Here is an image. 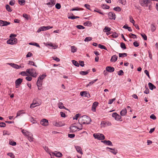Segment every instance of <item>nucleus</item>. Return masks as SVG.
Returning <instances> with one entry per match:
<instances>
[{"label": "nucleus", "instance_id": "nucleus-52", "mask_svg": "<svg viewBox=\"0 0 158 158\" xmlns=\"http://www.w3.org/2000/svg\"><path fill=\"white\" fill-rule=\"evenodd\" d=\"M55 7L56 9H59L61 8V5L60 4L57 3L56 4Z\"/></svg>", "mask_w": 158, "mask_h": 158}, {"label": "nucleus", "instance_id": "nucleus-18", "mask_svg": "<svg viewBox=\"0 0 158 158\" xmlns=\"http://www.w3.org/2000/svg\"><path fill=\"white\" fill-rule=\"evenodd\" d=\"M118 56L116 55H114L110 59V61L112 62H114L116 61L117 60Z\"/></svg>", "mask_w": 158, "mask_h": 158}, {"label": "nucleus", "instance_id": "nucleus-34", "mask_svg": "<svg viewBox=\"0 0 158 158\" xmlns=\"http://www.w3.org/2000/svg\"><path fill=\"white\" fill-rule=\"evenodd\" d=\"M22 133L25 135L27 136V135H29V133H30L28 131H27L26 130H23L22 131Z\"/></svg>", "mask_w": 158, "mask_h": 158}, {"label": "nucleus", "instance_id": "nucleus-12", "mask_svg": "<svg viewBox=\"0 0 158 158\" xmlns=\"http://www.w3.org/2000/svg\"><path fill=\"white\" fill-rule=\"evenodd\" d=\"M22 81V79L19 78L17 79L15 82L16 87L18 88L19 86V85L21 83Z\"/></svg>", "mask_w": 158, "mask_h": 158}, {"label": "nucleus", "instance_id": "nucleus-63", "mask_svg": "<svg viewBox=\"0 0 158 158\" xmlns=\"http://www.w3.org/2000/svg\"><path fill=\"white\" fill-rule=\"evenodd\" d=\"M15 3V1L14 0H11L9 2V4L11 6H14Z\"/></svg>", "mask_w": 158, "mask_h": 158}, {"label": "nucleus", "instance_id": "nucleus-20", "mask_svg": "<svg viewBox=\"0 0 158 158\" xmlns=\"http://www.w3.org/2000/svg\"><path fill=\"white\" fill-rule=\"evenodd\" d=\"M55 4V2L54 0H51L50 2L47 3L46 4L49 5V7H51Z\"/></svg>", "mask_w": 158, "mask_h": 158}, {"label": "nucleus", "instance_id": "nucleus-32", "mask_svg": "<svg viewBox=\"0 0 158 158\" xmlns=\"http://www.w3.org/2000/svg\"><path fill=\"white\" fill-rule=\"evenodd\" d=\"M46 77L45 75L43 74L40 75L38 77V79H39L40 80L43 81V79Z\"/></svg>", "mask_w": 158, "mask_h": 158}, {"label": "nucleus", "instance_id": "nucleus-24", "mask_svg": "<svg viewBox=\"0 0 158 158\" xmlns=\"http://www.w3.org/2000/svg\"><path fill=\"white\" fill-rule=\"evenodd\" d=\"M27 136H28V139L30 142L33 141V138L32 137V135L31 133H30L29 135H27Z\"/></svg>", "mask_w": 158, "mask_h": 158}, {"label": "nucleus", "instance_id": "nucleus-41", "mask_svg": "<svg viewBox=\"0 0 158 158\" xmlns=\"http://www.w3.org/2000/svg\"><path fill=\"white\" fill-rule=\"evenodd\" d=\"M97 80H98V79H95L93 80V81H91V82H90L89 83V84H88L87 85H86V86L87 87L88 86H89V85H91L93 84L95 82L97 81Z\"/></svg>", "mask_w": 158, "mask_h": 158}, {"label": "nucleus", "instance_id": "nucleus-58", "mask_svg": "<svg viewBox=\"0 0 158 158\" xmlns=\"http://www.w3.org/2000/svg\"><path fill=\"white\" fill-rule=\"evenodd\" d=\"M38 105H35V103H32L31 104L30 107L31 108H32Z\"/></svg>", "mask_w": 158, "mask_h": 158}, {"label": "nucleus", "instance_id": "nucleus-37", "mask_svg": "<svg viewBox=\"0 0 158 158\" xmlns=\"http://www.w3.org/2000/svg\"><path fill=\"white\" fill-rule=\"evenodd\" d=\"M119 56L120 57H126L127 56V54L126 53H119Z\"/></svg>", "mask_w": 158, "mask_h": 158}, {"label": "nucleus", "instance_id": "nucleus-8", "mask_svg": "<svg viewBox=\"0 0 158 158\" xmlns=\"http://www.w3.org/2000/svg\"><path fill=\"white\" fill-rule=\"evenodd\" d=\"M53 124L57 127H60L64 125V123L62 122H57L54 121L53 122Z\"/></svg>", "mask_w": 158, "mask_h": 158}, {"label": "nucleus", "instance_id": "nucleus-42", "mask_svg": "<svg viewBox=\"0 0 158 158\" xmlns=\"http://www.w3.org/2000/svg\"><path fill=\"white\" fill-rule=\"evenodd\" d=\"M92 39V38L91 37H87L84 40V41L85 42H88L91 41Z\"/></svg>", "mask_w": 158, "mask_h": 158}, {"label": "nucleus", "instance_id": "nucleus-13", "mask_svg": "<svg viewBox=\"0 0 158 158\" xmlns=\"http://www.w3.org/2000/svg\"><path fill=\"white\" fill-rule=\"evenodd\" d=\"M80 95L82 97H88L89 96V94L86 91H84L80 92Z\"/></svg>", "mask_w": 158, "mask_h": 158}, {"label": "nucleus", "instance_id": "nucleus-49", "mask_svg": "<svg viewBox=\"0 0 158 158\" xmlns=\"http://www.w3.org/2000/svg\"><path fill=\"white\" fill-rule=\"evenodd\" d=\"M9 144L12 146H15L16 145V142L12 141H10L9 142Z\"/></svg>", "mask_w": 158, "mask_h": 158}, {"label": "nucleus", "instance_id": "nucleus-10", "mask_svg": "<svg viewBox=\"0 0 158 158\" xmlns=\"http://www.w3.org/2000/svg\"><path fill=\"white\" fill-rule=\"evenodd\" d=\"M108 18L110 19L115 20V14L113 12H110L108 13Z\"/></svg>", "mask_w": 158, "mask_h": 158}, {"label": "nucleus", "instance_id": "nucleus-23", "mask_svg": "<svg viewBox=\"0 0 158 158\" xmlns=\"http://www.w3.org/2000/svg\"><path fill=\"white\" fill-rule=\"evenodd\" d=\"M58 107L60 109L64 108L65 110H68L64 106H63V103L61 102H59L58 104Z\"/></svg>", "mask_w": 158, "mask_h": 158}, {"label": "nucleus", "instance_id": "nucleus-64", "mask_svg": "<svg viewBox=\"0 0 158 158\" xmlns=\"http://www.w3.org/2000/svg\"><path fill=\"white\" fill-rule=\"evenodd\" d=\"M133 45L135 47H137L139 45V43H138L136 41H135L134 42Z\"/></svg>", "mask_w": 158, "mask_h": 158}, {"label": "nucleus", "instance_id": "nucleus-53", "mask_svg": "<svg viewBox=\"0 0 158 158\" xmlns=\"http://www.w3.org/2000/svg\"><path fill=\"white\" fill-rule=\"evenodd\" d=\"M91 24V23L90 22L87 21L84 24L85 26H89Z\"/></svg>", "mask_w": 158, "mask_h": 158}, {"label": "nucleus", "instance_id": "nucleus-47", "mask_svg": "<svg viewBox=\"0 0 158 158\" xmlns=\"http://www.w3.org/2000/svg\"><path fill=\"white\" fill-rule=\"evenodd\" d=\"M26 71H22L20 73V74L23 76H27L28 75Z\"/></svg>", "mask_w": 158, "mask_h": 158}, {"label": "nucleus", "instance_id": "nucleus-22", "mask_svg": "<svg viewBox=\"0 0 158 158\" xmlns=\"http://www.w3.org/2000/svg\"><path fill=\"white\" fill-rule=\"evenodd\" d=\"M127 113L126 109L125 108L121 111L120 114L122 116H124Z\"/></svg>", "mask_w": 158, "mask_h": 158}, {"label": "nucleus", "instance_id": "nucleus-6", "mask_svg": "<svg viewBox=\"0 0 158 158\" xmlns=\"http://www.w3.org/2000/svg\"><path fill=\"white\" fill-rule=\"evenodd\" d=\"M17 40L15 38H11L7 41V43L8 44L13 45L16 44L17 43Z\"/></svg>", "mask_w": 158, "mask_h": 158}, {"label": "nucleus", "instance_id": "nucleus-11", "mask_svg": "<svg viewBox=\"0 0 158 158\" xmlns=\"http://www.w3.org/2000/svg\"><path fill=\"white\" fill-rule=\"evenodd\" d=\"M10 23L6 21H4L2 20H0V26H5L10 25Z\"/></svg>", "mask_w": 158, "mask_h": 158}, {"label": "nucleus", "instance_id": "nucleus-46", "mask_svg": "<svg viewBox=\"0 0 158 158\" xmlns=\"http://www.w3.org/2000/svg\"><path fill=\"white\" fill-rule=\"evenodd\" d=\"M7 155L10 156L11 158H15V156L14 155V154L12 152L9 153H7Z\"/></svg>", "mask_w": 158, "mask_h": 158}, {"label": "nucleus", "instance_id": "nucleus-5", "mask_svg": "<svg viewBox=\"0 0 158 158\" xmlns=\"http://www.w3.org/2000/svg\"><path fill=\"white\" fill-rule=\"evenodd\" d=\"M81 128H78L77 127L74 126L72 124L70 127V131L71 132H74L76 131L77 129L79 130H81L82 129V126H81Z\"/></svg>", "mask_w": 158, "mask_h": 158}, {"label": "nucleus", "instance_id": "nucleus-54", "mask_svg": "<svg viewBox=\"0 0 158 158\" xmlns=\"http://www.w3.org/2000/svg\"><path fill=\"white\" fill-rule=\"evenodd\" d=\"M79 17L78 16H69L68 17L69 19H75L78 18Z\"/></svg>", "mask_w": 158, "mask_h": 158}, {"label": "nucleus", "instance_id": "nucleus-29", "mask_svg": "<svg viewBox=\"0 0 158 158\" xmlns=\"http://www.w3.org/2000/svg\"><path fill=\"white\" fill-rule=\"evenodd\" d=\"M89 70L86 71H81L80 74L81 75H85L89 73Z\"/></svg>", "mask_w": 158, "mask_h": 158}, {"label": "nucleus", "instance_id": "nucleus-26", "mask_svg": "<svg viewBox=\"0 0 158 158\" xmlns=\"http://www.w3.org/2000/svg\"><path fill=\"white\" fill-rule=\"evenodd\" d=\"M77 48L74 46H71V52H72L74 53L77 52Z\"/></svg>", "mask_w": 158, "mask_h": 158}, {"label": "nucleus", "instance_id": "nucleus-30", "mask_svg": "<svg viewBox=\"0 0 158 158\" xmlns=\"http://www.w3.org/2000/svg\"><path fill=\"white\" fill-rule=\"evenodd\" d=\"M111 30V28L107 27H105L103 29V31L104 32H107L110 31Z\"/></svg>", "mask_w": 158, "mask_h": 158}, {"label": "nucleus", "instance_id": "nucleus-28", "mask_svg": "<svg viewBox=\"0 0 158 158\" xmlns=\"http://www.w3.org/2000/svg\"><path fill=\"white\" fill-rule=\"evenodd\" d=\"M45 26L41 27H40L37 31V32H39L41 31H45Z\"/></svg>", "mask_w": 158, "mask_h": 158}, {"label": "nucleus", "instance_id": "nucleus-62", "mask_svg": "<svg viewBox=\"0 0 158 158\" xmlns=\"http://www.w3.org/2000/svg\"><path fill=\"white\" fill-rule=\"evenodd\" d=\"M150 118L153 120H155L156 119V117L154 114H152L150 116Z\"/></svg>", "mask_w": 158, "mask_h": 158}, {"label": "nucleus", "instance_id": "nucleus-25", "mask_svg": "<svg viewBox=\"0 0 158 158\" xmlns=\"http://www.w3.org/2000/svg\"><path fill=\"white\" fill-rule=\"evenodd\" d=\"M150 28L151 31L153 32L156 30V27L154 24H152L150 26Z\"/></svg>", "mask_w": 158, "mask_h": 158}, {"label": "nucleus", "instance_id": "nucleus-2", "mask_svg": "<svg viewBox=\"0 0 158 158\" xmlns=\"http://www.w3.org/2000/svg\"><path fill=\"white\" fill-rule=\"evenodd\" d=\"M26 72L30 76L34 77H36L37 75L35 70L34 69H28L26 70Z\"/></svg>", "mask_w": 158, "mask_h": 158}, {"label": "nucleus", "instance_id": "nucleus-15", "mask_svg": "<svg viewBox=\"0 0 158 158\" xmlns=\"http://www.w3.org/2000/svg\"><path fill=\"white\" fill-rule=\"evenodd\" d=\"M9 64L11 66L15 69H18L22 68V67L21 66L19 65L14 63H11L10 64Z\"/></svg>", "mask_w": 158, "mask_h": 158}, {"label": "nucleus", "instance_id": "nucleus-51", "mask_svg": "<svg viewBox=\"0 0 158 158\" xmlns=\"http://www.w3.org/2000/svg\"><path fill=\"white\" fill-rule=\"evenodd\" d=\"M114 10L118 11H120L121 10V9L118 6L115 7L114 8Z\"/></svg>", "mask_w": 158, "mask_h": 158}, {"label": "nucleus", "instance_id": "nucleus-57", "mask_svg": "<svg viewBox=\"0 0 158 158\" xmlns=\"http://www.w3.org/2000/svg\"><path fill=\"white\" fill-rule=\"evenodd\" d=\"M112 150V151H110V152L114 155H116L118 151L117 150H115L114 149H113Z\"/></svg>", "mask_w": 158, "mask_h": 158}, {"label": "nucleus", "instance_id": "nucleus-27", "mask_svg": "<svg viewBox=\"0 0 158 158\" xmlns=\"http://www.w3.org/2000/svg\"><path fill=\"white\" fill-rule=\"evenodd\" d=\"M148 85L149 89H155L156 88V86L150 82L148 83Z\"/></svg>", "mask_w": 158, "mask_h": 158}, {"label": "nucleus", "instance_id": "nucleus-48", "mask_svg": "<svg viewBox=\"0 0 158 158\" xmlns=\"http://www.w3.org/2000/svg\"><path fill=\"white\" fill-rule=\"evenodd\" d=\"M115 100V98H114L112 99H110L109 100L108 104H111Z\"/></svg>", "mask_w": 158, "mask_h": 158}, {"label": "nucleus", "instance_id": "nucleus-43", "mask_svg": "<svg viewBox=\"0 0 158 158\" xmlns=\"http://www.w3.org/2000/svg\"><path fill=\"white\" fill-rule=\"evenodd\" d=\"M29 44L30 45H35V46L36 47H40V46L38 44H37V43H29Z\"/></svg>", "mask_w": 158, "mask_h": 158}, {"label": "nucleus", "instance_id": "nucleus-7", "mask_svg": "<svg viewBox=\"0 0 158 158\" xmlns=\"http://www.w3.org/2000/svg\"><path fill=\"white\" fill-rule=\"evenodd\" d=\"M113 117L114 118L115 120L118 121L121 118V116L116 112L113 113L112 114Z\"/></svg>", "mask_w": 158, "mask_h": 158}, {"label": "nucleus", "instance_id": "nucleus-44", "mask_svg": "<svg viewBox=\"0 0 158 158\" xmlns=\"http://www.w3.org/2000/svg\"><path fill=\"white\" fill-rule=\"evenodd\" d=\"M76 27L79 29H83L85 28V27L81 25H78L76 26Z\"/></svg>", "mask_w": 158, "mask_h": 158}, {"label": "nucleus", "instance_id": "nucleus-50", "mask_svg": "<svg viewBox=\"0 0 158 158\" xmlns=\"http://www.w3.org/2000/svg\"><path fill=\"white\" fill-rule=\"evenodd\" d=\"M102 7L103 9H109L110 8V6L106 4H103Z\"/></svg>", "mask_w": 158, "mask_h": 158}, {"label": "nucleus", "instance_id": "nucleus-4", "mask_svg": "<svg viewBox=\"0 0 158 158\" xmlns=\"http://www.w3.org/2000/svg\"><path fill=\"white\" fill-rule=\"evenodd\" d=\"M152 1V0H141L140 4L142 6L147 7Z\"/></svg>", "mask_w": 158, "mask_h": 158}, {"label": "nucleus", "instance_id": "nucleus-39", "mask_svg": "<svg viewBox=\"0 0 158 158\" xmlns=\"http://www.w3.org/2000/svg\"><path fill=\"white\" fill-rule=\"evenodd\" d=\"M106 122L102 121L101 123V127H105L106 126Z\"/></svg>", "mask_w": 158, "mask_h": 158}, {"label": "nucleus", "instance_id": "nucleus-55", "mask_svg": "<svg viewBox=\"0 0 158 158\" xmlns=\"http://www.w3.org/2000/svg\"><path fill=\"white\" fill-rule=\"evenodd\" d=\"M141 35L145 40H147V37L145 34L143 33Z\"/></svg>", "mask_w": 158, "mask_h": 158}, {"label": "nucleus", "instance_id": "nucleus-59", "mask_svg": "<svg viewBox=\"0 0 158 158\" xmlns=\"http://www.w3.org/2000/svg\"><path fill=\"white\" fill-rule=\"evenodd\" d=\"M123 72L122 70H120L118 72V75H122L123 74Z\"/></svg>", "mask_w": 158, "mask_h": 158}, {"label": "nucleus", "instance_id": "nucleus-60", "mask_svg": "<svg viewBox=\"0 0 158 158\" xmlns=\"http://www.w3.org/2000/svg\"><path fill=\"white\" fill-rule=\"evenodd\" d=\"M119 2L123 5L126 4V0H118Z\"/></svg>", "mask_w": 158, "mask_h": 158}, {"label": "nucleus", "instance_id": "nucleus-14", "mask_svg": "<svg viewBox=\"0 0 158 158\" xmlns=\"http://www.w3.org/2000/svg\"><path fill=\"white\" fill-rule=\"evenodd\" d=\"M75 147L77 152L80 153L81 155H82L83 154L82 149L80 147L77 146H75Z\"/></svg>", "mask_w": 158, "mask_h": 158}, {"label": "nucleus", "instance_id": "nucleus-33", "mask_svg": "<svg viewBox=\"0 0 158 158\" xmlns=\"http://www.w3.org/2000/svg\"><path fill=\"white\" fill-rule=\"evenodd\" d=\"M72 62L73 64L75 66L77 67H79V64L76 61L72 60Z\"/></svg>", "mask_w": 158, "mask_h": 158}, {"label": "nucleus", "instance_id": "nucleus-16", "mask_svg": "<svg viewBox=\"0 0 158 158\" xmlns=\"http://www.w3.org/2000/svg\"><path fill=\"white\" fill-rule=\"evenodd\" d=\"M106 71L110 73H112L114 71V69L111 66H107L106 68Z\"/></svg>", "mask_w": 158, "mask_h": 158}, {"label": "nucleus", "instance_id": "nucleus-31", "mask_svg": "<svg viewBox=\"0 0 158 158\" xmlns=\"http://www.w3.org/2000/svg\"><path fill=\"white\" fill-rule=\"evenodd\" d=\"M18 2L19 4L21 5H24L26 2L25 0H19Z\"/></svg>", "mask_w": 158, "mask_h": 158}, {"label": "nucleus", "instance_id": "nucleus-1", "mask_svg": "<svg viewBox=\"0 0 158 158\" xmlns=\"http://www.w3.org/2000/svg\"><path fill=\"white\" fill-rule=\"evenodd\" d=\"M91 121L90 117L85 115H84L79 117L78 122L80 124H89Z\"/></svg>", "mask_w": 158, "mask_h": 158}, {"label": "nucleus", "instance_id": "nucleus-40", "mask_svg": "<svg viewBox=\"0 0 158 158\" xmlns=\"http://www.w3.org/2000/svg\"><path fill=\"white\" fill-rule=\"evenodd\" d=\"M98 47L99 48L102 49H104L106 50H107V48L104 46L101 45V44H99L98 45Z\"/></svg>", "mask_w": 158, "mask_h": 158}, {"label": "nucleus", "instance_id": "nucleus-36", "mask_svg": "<svg viewBox=\"0 0 158 158\" xmlns=\"http://www.w3.org/2000/svg\"><path fill=\"white\" fill-rule=\"evenodd\" d=\"M129 20L131 23H133V25H134V24H135V22L133 19V18L132 16H129Z\"/></svg>", "mask_w": 158, "mask_h": 158}, {"label": "nucleus", "instance_id": "nucleus-3", "mask_svg": "<svg viewBox=\"0 0 158 158\" xmlns=\"http://www.w3.org/2000/svg\"><path fill=\"white\" fill-rule=\"evenodd\" d=\"M93 136L95 139H97L100 140H103L105 139L104 135L102 134H94Z\"/></svg>", "mask_w": 158, "mask_h": 158}, {"label": "nucleus", "instance_id": "nucleus-38", "mask_svg": "<svg viewBox=\"0 0 158 158\" xmlns=\"http://www.w3.org/2000/svg\"><path fill=\"white\" fill-rule=\"evenodd\" d=\"M120 47L123 49H126L125 44L124 43H120Z\"/></svg>", "mask_w": 158, "mask_h": 158}, {"label": "nucleus", "instance_id": "nucleus-45", "mask_svg": "<svg viewBox=\"0 0 158 158\" xmlns=\"http://www.w3.org/2000/svg\"><path fill=\"white\" fill-rule=\"evenodd\" d=\"M129 36L130 38L133 39L136 38H137V36L136 35L132 33L130 34Z\"/></svg>", "mask_w": 158, "mask_h": 158}, {"label": "nucleus", "instance_id": "nucleus-56", "mask_svg": "<svg viewBox=\"0 0 158 158\" xmlns=\"http://www.w3.org/2000/svg\"><path fill=\"white\" fill-rule=\"evenodd\" d=\"M98 102H94L92 105V106H93V107H94L96 108L97 106H98Z\"/></svg>", "mask_w": 158, "mask_h": 158}, {"label": "nucleus", "instance_id": "nucleus-61", "mask_svg": "<svg viewBox=\"0 0 158 158\" xmlns=\"http://www.w3.org/2000/svg\"><path fill=\"white\" fill-rule=\"evenodd\" d=\"M6 126V124L5 123L2 122H0V127H5Z\"/></svg>", "mask_w": 158, "mask_h": 158}, {"label": "nucleus", "instance_id": "nucleus-9", "mask_svg": "<svg viewBox=\"0 0 158 158\" xmlns=\"http://www.w3.org/2000/svg\"><path fill=\"white\" fill-rule=\"evenodd\" d=\"M40 123L44 126H48V120L44 118L43 119L41 120Z\"/></svg>", "mask_w": 158, "mask_h": 158}, {"label": "nucleus", "instance_id": "nucleus-21", "mask_svg": "<svg viewBox=\"0 0 158 158\" xmlns=\"http://www.w3.org/2000/svg\"><path fill=\"white\" fill-rule=\"evenodd\" d=\"M43 81L40 80L39 79H38L37 81L36 84L38 87V89L40 88L42 86Z\"/></svg>", "mask_w": 158, "mask_h": 158}, {"label": "nucleus", "instance_id": "nucleus-17", "mask_svg": "<svg viewBox=\"0 0 158 158\" xmlns=\"http://www.w3.org/2000/svg\"><path fill=\"white\" fill-rule=\"evenodd\" d=\"M52 153L55 156L58 157H61L63 155L61 153L57 151H55L54 152H52Z\"/></svg>", "mask_w": 158, "mask_h": 158}, {"label": "nucleus", "instance_id": "nucleus-19", "mask_svg": "<svg viewBox=\"0 0 158 158\" xmlns=\"http://www.w3.org/2000/svg\"><path fill=\"white\" fill-rule=\"evenodd\" d=\"M102 142L103 143H104L105 144L107 145H109V146H113L112 143L111 141H110V140H104V141H102Z\"/></svg>", "mask_w": 158, "mask_h": 158}, {"label": "nucleus", "instance_id": "nucleus-35", "mask_svg": "<svg viewBox=\"0 0 158 158\" xmlns=\"http://www.w3.org/2000/svg\"><path fill=\"white\" fill-rule=\"evenodd\" d=\"M6 10L8 12H10L12 11V10L10 9V6L8 4L6 5Z\"/></svg>", "mask_w": 158, "mask_h": 158}]
</instances>
